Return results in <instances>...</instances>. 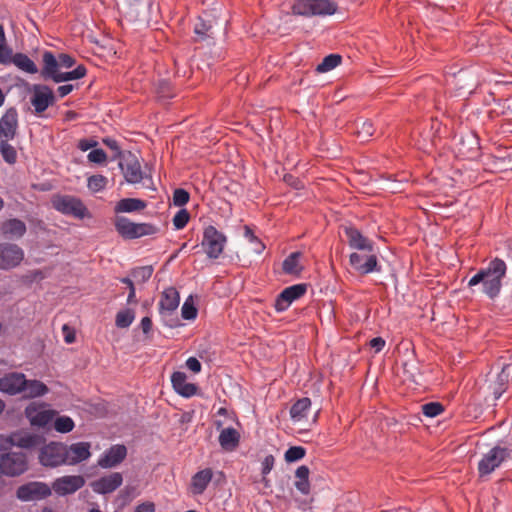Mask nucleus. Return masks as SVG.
<instances>
[{"label": "nucleus", "mask_w": 512, "mask_h": 512, "mask_svg": "<svg viewBox=\"0 0 512 512\" xmlns=\"http://www.w3.org/2000/svg\"><path fill=\"white\" fill-rule=\"evenodd\" d=\"M506 264L503 260L495 258L488 266L480 269L468 281V286L473 287L482 284L483 292L491 299L500 294L502 280L506 275Z\"/></svg>", "instance_id": "nucleus-1"}, {"label": "nucleus", "mask_w": 512, "mask_h": 512, "mask_svg": "<svg viewBox=\"0 0 512 512\" xmlns=\"http://www.w3.org/2000/svg\"><path fill=\"white\" fill-rule=\"evenodd\" d=\"M42 59V77L44 79H51L55 83H62L70 80H78L83 78L87 73V70L83 65H79L74 70L69 72H61V66L58 58H56L54 54L50 51H45L43 53Z\"/></svg>", "instance_id": "nucleus-2"}, {"label": "nucleus", "mask_w": 512, "mask_h": 512, "mask_svg": "<svg viewBox=\"0 0 512 512\" xmlns=\"http://www.w3.org/2000/svg\"><path fill=\"white\" fill-rule=\"evenodd\" d=\"M337 8V3L332 0H297L292 6V11L305 17L329 16L333 15Z\"/></svg>", "instance_id": "nucleus-3"}, {"label": "nucleus", "mask_w": 512, "mask_h": 512, "mask_svg": "<svg viewBox=\"0 0 512 512\" xmlns=\"http://www.w3.org/2000/svg\"><path fill=\"white\" fill-rule=\"evenodd\" d=\"M115 229L124 239H137L144 236L153 235L157 228L149 223H135L126 217H117L115 219Z\"/></svg>", "instance_id": "nucleus-4"}, {"label": "nucleus", "mask_w": 512, "mask_h": 512, "mask_svg": "<svg viewBox=\"0 0 512 512\" xmlns=\"http://www.w3.org/2000/svg\"><path fill=\"white\" fill-rule=\"evenodd\" d=\"M28 470V458L21 451H10L0 455V471L7 477H17Z\"/></svg>", "instance_id": "nucleus-5"}, {"label": "nucleus", "mask_w": 512, "mask_h": 512, "mask_svg": "<svg viewBox=\"0 0 512 512\" xmlns=\"http://www.w3.org/2000/svg\"><path fill=\"white\" fill-rule=\"evenodd\" d=\"M512 450L507 447L496 445L485 453L478 463L479 475H490L511 455Z\"/></svg>", "instance_id": "nucleus-6"}, {"label": "nucleus", "mask_w": 512, "mask_h": 512, "mask_svg": "<svg viewBox=\"0 0 512 512\" xmlns=\"http://www.w3.org/2000/svg\"><path fill=\"white\" fill-rule=\"evenodd\" d=\"M226 236L214 226L209 225L204 229L201 246L210 259H217L226 245Z\"/></svg>", "instance_id": "nucleus-7"}, {"label": "nucleus", "mask_w": 512, "mask_h": 512, "mask_svg": "<svg viewBox=\"0 0 512 512\" xmlns=\"http://www.w3.org/2000/svg\"><path fill=\"white\" fill-rule=\"evenodd\" d=\"M65 444L50 442L44 445L38 455L39 463L47 468H55L65 465Z\"/></svg>", "instance_id": "nucleus-8"}, {"label": "nucleus", "mask_w": 512, "mask_h": 512, "mask_svg": "<svg viewBox=\"0 0 512 512\" xmlns=\"http://www.w3.org/2000/svg\"><path fill=\"white\" fill-rule=\"evenodd\" d=\"M52 204L57 211L78 219H83L88 215L86 206L79 198L74 196H57L53 199Z\"/></svg>", "instance_id": "nucleus-9"}, {"label": "nucleus", "mask_w": 512, "mask_h": 512, "mask_svg": "<svg viewBox=\"0 0 512 512\" xmlns=\"http://www.w3.org/2000/svg\"><path fill=\"white\" fill-rule=\"evenodd\" d=\"M51 495V488L47 483L31 481L19 486L16 497L22 502L39 501Z\"/></svg>", "instance_id": "nucleus-10"}, {"label": "nucleus", "mask_w": 512, "mask_h": 512, "mask_svg": "<svg viewBox=\"0 0 512 512\" xmlns=\"http://www.w3.org/2000/svg\"><path fill=\"white\" fill-rule=\"evenodd\" d=\"M24 250L17 244L10 242L0 243V270H12L23 262Z\"/></svg>", "instance_id": "nucleus-11"}, {"label": "nucleus", "mask_w": 512, "mask_h": 512, "mask_svg": "<svg viewBox=\"0 0 512 512\" xmlns=\"http://www.w3.org/2000/svg\"><path fill=\"white\" fill-rule=\"evenodd\" d=\"M31 93L30 103L37 115L42 114L56 101L53 90L47 85L34 84Z\"/></svg>", "instance_id": "nucleus-12"}, {"label": "nucleus", "mask_w": 512, "mask_h": 512, "mask_svg": "<svg viewBox=\"0 0 512 512\" xmlns=\"http://www.w3.org/2000/svg\"><path fill=\"white\" fill-rule=\"evenodd\" d=\"M349 263L362 275L379 271L378 260L374 252H353L349 256Z\"/></svg>", "instance_id": "nucleus-13"}, {"label": "nucleus", "mask_w": 512, "mask_h": 512, "mask_svg": "<svg viewBox=\"0 0 512 512\" xmlns=\"http://www.w3.org/2000/svg\"><path fill=\"white\" fill-rule=\"evenodd\" d=\"M119 167L128 183L136 184L142 181L143 172L137 157L131 152L123 155L119 161Z\"/></svg>", "instance_id": "nucleus-14"}, {"label": "nucleus", "mask_w": 512, "mask_h": 512, "mask_svg": "<svg viewBox=\"0 0 512 512\" xmlns=\"http://www.w3.org/2000/svg\"><path fill=\"white\" fill-rule=\"evenodd\" d=\"M85 485V479L81 475H66L56 478L51 488L58 496H66L75 493Z\"/></svg>", "instance_id": "nucleus-15"}, {"label": "nucleus", "mask_w": 512, "mask_h": 512, "mask_svg": "<svg viewBox=\"0 0 512 512\" xmlns=\"http://www.w3.org/2000/svg\"><path fill=\"white\" fill-rule=\"evenodd\" d=\"M307 291L306 284H295L285 288L276 298L274 307L277 312H283L295 301L301 298Z\"/></svg>", "instance_id": "nucleus-16"}, {"label": "nucleus", "mask_w": 512, "mask_h": 512, "mask_svg": "<svg viewBox=\"0 0 512 512\" xmlns=\"http://www.w3.org/2000/svg\"><path fill=\"white\" fill-rule=\"evenodd\" d=\"M27 379L23 373L10 372L0 378V391L7 395L23 393Z\"/></svg>", "instance_id": "nucleus-17"}, {"label": "nucleus", "mask_w": 512, "mask_h": 512, "mask_svg": "<svg viewBox=\"0 0 512 512\" xmlns=\"http://www.w3.org/2000/svg\"><path fill=\"white\" fill-rule=\"evenodd\" d=\"M25 415L30 421L31 425L45 427L53 420L55 411L46 409L42 405L32 403L26 407Z\"/></svg>", "instance_id": "nucleus-18"}, {"label": "nucleus", "mask_w": 512, "mask_h": 512, "mask_svg": "<svg viewBox=\"0 0 512 512\" xmlns=\"http://www.w3.org/2000/svg\"><path fill=\"white\" fill-rule=\"evenodd\" d=\"M18 130V112L11 107L0 118V140H13Z\"/></svg>", "instance_id": "nucleus-19"}, {"label": "nucleus", "mask_w": 512, "mask_h": 512, "mask_svg": "<svg viewBox=\"0 0 512 512\" xmlns=\"http://www.w3.org/2000/svg\"><path fill=\"white\" fill-rule=\"evenodd\" d=\"M123 477L119 472H113L90 483L92 490L101 495L114 492L122 485Z\"/></svg>", "instance_id": "nucleus-20"}, {"label": "nucleus", "mask_w": 512, "mask_h": 512, "mask_svg": "<svg viewBox=\"0 0 512 512\" xmlns=\"http://www.w3.org/2000/svg\"><path fill=\"white\" fill-rule=\"evenodd\" d=\"M90 448L88 442H77L69 446L65 444V465H76L87 460L91 456Z\"/></svg>", "instance_id": "nucleus-21"}, {"label": "nucleus", "mask_w": 512, "mask_h": 512, "mask_svg": "<svg viewBox=\"0 0 512 512\" xmlns=\"http://www.w3.org/2000/svg\"><path fill=\"white\" fill-rule=\"evenodd\" d=\"M127 455V449L124 445H113L106 450L98 460L101 468H112L120 464Z\"/></svg>", "instance_id": "nucleus-22"}, {"label": "nucleus", "mask_w": 512, "mask_h": 512, "mask_svg": "<svg viewBox=\"0 0 512 512\" xmlns=\"http://www.w3.org/2000/svg\"><path fill=\"white\" fill-rule=\"evenodd\" d=\"M345 234L348 240V245L351 249L361 252H373V242L362 235V233L353 227L345 228Z\"/></svg>", "instance_id": "nucleus-23"}, {"label": "nucleus", "mask_w": 512, "mask_h": 512, "mask_svg": "<svg viewBox=\"0 0 512 512\" xmlns=\"http://www.w3.org/2000/svg\"><path fill=\"white\" fill-rule=\"evenodd\" d=\"M171 383L175 392L182 397L189 398L197 393V386L187 382V376L184 372H173L171 375Z\"/></svg>", "instance_id": "nucleus-24"}, {"label": "nucleus", "mask_w": 512, "mask_h": 512, "mask_svg": "<svg viewBox=\"0 0 512 512\" xmlns=\"http://www.w3.org/2000/svg\"><path fill=\"white\" fill-rule=\"evenodd\" d=\"M180 296L178 291L173 288H167L163 291L160 300V311L163 316L172 314L179 306Z\"/></svg>", "instance_id": "nucleus-25"}, {"label": "nucleus", "mask_w": 512, "mask_h": 512, "mask_svg": "<svg viewBox=\"0 0 512 512\" xmlns=\"http://www.w3.org/2000/svg\"><path fill=\"white\" fill-rule=\"evenodd\" d=\"M213 477L210 468H205L195 473L191 478L190 489L193 495H201L204 493Z\"/></svg>", "instance_id": "nucleus-26"}, {"label": "nucleus", "mask_w": 512, "mask_h": 512, "mask_svg": "<svg viewBox=\"0 0 512 512\" xmlns=\"http://www.w3.org/2000/svg\"><path fill=\"white\" fill-rule=\"evenodd\" d=\"M2 64H14L19 70L28 74H36L38 72V68L34 61L23 53L9 54L8 60Z\"/></svg>", "instance_id": "nucleus-27"}, {"label": "nucleus", "mask_w": 512, "mask_h": 512, "mask_svg": "<svg viewBox=\"0 0 512 512\" xmlns=\"http://www.w3.org/2000/svg\"><path fill=\"white\" fill-rule=\"evenodd\" d=\"M0 230L4 237L18 239L26 233V225L19 219H9L2 223Z\"/></svg>", "instance_id": "nucleus-28"}, {"label": "nucleus", "mask_w": 512, "mask_h": 512, "mask_svg": "<svg viewBox=\"0 0 512 512\" xmlns=\"http://www.w3.org/2000/svg\"><path fill=\"white\" fill-rule=\"evenodd\" d=\"M240 441L239 432L232 427L224 428L219 435L220 446L227 451L234 450Z\"/></svg>", "instance_id": "nucleus-29"}, {"label": "nucleus", "mask_w": 512, "mask_h": 512, "mask_svg": "<svg viewBox=\"0 0 512 512\" xmlns=\"http://www.w3.org/2000/svg\"><path fill=\"white\" fill-rule=\"evenodd\" d=\"M311 408V400L307 397L297 400L290 409L293 422H301L307 418Z\"/></svg>", "instance_id": "nucleus-30"}, {"label": "nucleus", "mask_w": 512, "mask_h": 512, "mask_svg": "<svg viewBox=\"0 0 512 512\" xmlns=\"http://www.w3.org/2000/svg\"><path fill=\"white\" fill-rule=\"evenodd\" d=\"M146 208V202L137 198H123L114 207L115 213H131Z\"/></svg>", "instance_id": "nucleus-31"}, {"label": "nucleus", "mask_w": 512, "mask_h": 512, "mask_svg": "<svg viewBox=\"0 0 512 512\" xmlns=\"http://www.w3.org/2000/svg\"><path fill=\"white\" fill-rule=\"evenodd\" d=\"M301 257L302 254L298 251L288 255L282 263L283 272L288 275L298 276L303 270V265L300 262Z\"/></svg>", "instance_id": "nucleus-32"}, {"label": "nucleus", "mask_w": 512, "mask_h": 512, "mask_svg": "<svg viewBox=\"0 0 512 512\" xmlns=\"http://www.w3.org/2000/svg\"><path fill=\"white\" fill-rule=\"evenodd\" d=\"M310 470L306 465L299 466L295 471V482L296 489L303 495L310 493V482H309Z\"/></svg>", "instance_id": "nucleus-33"}, {"label": "nucleus", "mask_w": 512, "mask_h": 512, "mask_svg": "<svg viewBox=\"0 0 512 512\" xmlns=\"http://www.w3.org/2000/svg\"><path fill=\"white\" fill-rule=\"evenodd\" d=\"M48 387L39 380H27L23 394L25 398H36L47 394Z\"/></svg>", "instance_id": "nucleus-34"}, {"label": "nucleus", "mask_w": 512, "mask_h": 512, "mask_svg": "<svg viewBox=\"0 0 512 512\" xmlns=\"http://www.w3.org/2000/svg\"><path fill=\"white\" fill-rule=\"evenodd\" d=\"M356 134L360 141L365 142L373 136L375 129L373 123L368 119H359L355 123Z\"/></svg>", "instance_id": "nucleus-35"}, {"label": "nucleus", "mask_w": 512, "mask_h": 512, "mask_svg": "<svg viewBox=\"0 0 512 512\" xmlns=\"http://www.w3.org/2000/svg\"><path fill=\"white\" fill-rule=\"evenodd\" d=\"M508 367V365L503 366L501 372L497 375V379L493 385L495 399H499L506 390L510 376V373L507 371Z\"/></svg>", "instance_id": "nucleus-36"}, {"label": "nucleus", "mask_w": 512, "mask_h": 512, "mask_svg": "<svg viewBox=\"0 0 512 512\" xmlns=\"http://www.w3.org/2000/svg\"><path fill=\"white\" fill-rule=\"evenodd\" d=\"M39 441V436L29 433L14 435L12 438V443L21 448H32L36 446Z\"/></svg>", "instance_id": "nucleus-37"}, {"label": "nucleus", "mask_w": 512, "mask_h": 512, "mask_svg": "<svg viewBox=\"0 0 512 512\" xmlns=\"http://www.w3.org/2000/svg\"><path fill=\"white\" fill-rule=\"evenodd\" d=\"M212 26L210 14L204 13L199 17L198 22L195 24L194 32L201 37L210 36Z\"/></svg>", "instance_id": "nucleus-38"}, {"label": "nucleus", "mask_w": 512, "mask_h": 512, "mask_svg": "<svg viewBox=\"0 0 512 512\" xmlns=\"http://www.w3.org/2000/svg\"><path fill=\"white\" fill-rule=\"evenodd\" d=\"M10 140H0V153L4 161L8 164H14L17 161L16 149L9 144Z\"/></svg>", "instance_id": "nucleus-39"}, {"label": "nucleus", "mask_w": 512, "mask_h": 512, "mask_svg": "<svg viewBox=\"0 0 512 512\" xmlns=\"http://www.w3.org/2000/svg\"><path fill=\"white\" fill-rule=\"evenodd\" d=\"M135 319V313L132 309H124L117 313L115 324L118 328H128Z\"/></svg>", "instance_id": "nucleus-40"}, {"label": "nucleus", "mask_w": 512, "mask_h": 512, "mask_svg": "<svg viewBox=\"0 0 512 512\" xmlns=\"http://www.w3.org/2000/svg\"><path fill=\"white\" fill-rule=\"evenodd\" d=\"M108 179L103 175H92L87 180V187L93 193L100 192L105 189Z\"/></svg>", "instance_id": "nucleus-41"}, {"label": "nucleus", "mask_w": 512, "mask_h": 512, "mask_svg": "<svg viewBox=\"0 0 512 512\" xmlns=\"http://www.w3.org/2000/svg\"><path fill=\"white\" fill-rule=\"evenodd\" d=\"M341 62V56L337 54H330L326 56L322 62L317 66L318 72H328L337 67Z\"/></svg>", "instance_id": "nucleus-42"}, {"label": "nucleus", "mask_w": 512, "mask_h": 512, "mask_svg": "<svg viewBox=\"0 0 512 512\" xmlns=\"http://www.w3.org/2000/svg\"><path fill=\"white\" fill-rule=\"evenodd\" d=\"M74 426V421L68 416H60L54 421V429L59 433H68L73 430Z\"/></svg>", "instance_id": "nucleus-43"}, {"label": "nucleus", "mask_w": 512, "mask_h": 512, "mask_svg": "<svg viewBox=\"0 0 512 512\" xmlns=\"http://www.w3.org/2000/svg\"><path fill=\"white\" fill-rule=\"evenodd\" d=\"M306 450L302 446H292L285 452L284 458L288 463L296 462L304 458Z\"/></svg>", "instance_id": "nucleus-44"}, {"label": "nucleus", "mask_w": 512, "mask_h": 512, "mask_svg": "<svg viewBox=\"0 0 512 512\" xmlns=\"http://www.w3.org/2000/svg\"><path fill=\"white\" fill-rule=\"evenodd\" d=\"M422 413L430 418L440 415L444 411V407L439 402H429L421 407Z\"/></svg>", "instance_id": "nucleus-45"}, {"label": "nucleus", "mask_w": 512, "mask_h": 512, "mask_svg": "<svg viewBox=\"0 0 512 512\" xmlns=\"http://www.w3.org/2000/svg\"><path fill=\"white\" fill-rule=\"evenodd\" d=\"M244 236L253 245L252 249L255 253L260 254L263 252L265 245L258 239V237L248 226L245 227Z\"/></svg>", "instance_id": "nucleus-46"}, {"label": "nucleus", "mask_w": 512, "mask_h": 512, "mask_svg": "<svg viewBox=\"0 0 512 512\" xmlns=\"http://www.w3.org/2000/svg\"><path fill=\"white\" fill-rule=\"evenodd\" d=\"M11 53L12 49L7 46L4 27L2 24H0V64L5 63L8 60L9 54Z\"/></svg>", "instance_id": "nucleus-47"}, {"label": "nucleus", "mask_w": 512, "mask_h": 512, "mask_svg": "<svg viewBox=\"0 0 512 512\" xmlns=\"http://www.w3.org/2000/svg\"><path fill=\"white\" fill-rule=\"evenodd\" d=\"M152 274H153L152 266L138 267L132 271L133 278L140 282H146L147 280L150 279Z\"/></svg>", "instance_id": "nucleus-48"}, {"label": "nucleus", "mask_w": 512, "mask_h": 512, "mask_svg": "<svg viewBox=\"0 0 512 512\" xmlns=\"http://www.w3.org/2000/svg\"><path fill=\"white\" fill-rule=\"evenodd\" d=\"M190 219L186 209L179 210L173 217V225L177 230L183 229Z\"/></svg>", "instance_id": "nucleus-49"}, {"label": "nucleus", "mask_w": 512, "mask_h": 512, "mask_svg": "<svg viewBox=\"0 0 512 512\" xmlns=\"http://www.w3.org/2000/svg\"><path fill=\"white\" fill-rule=\"evenodd\" d=\"M190 199L189 193L182 188H177L173 193V204L177 207H182L188 203Z\"/></svg>", "instance_id": "nucleus-50"}, {"label": "nucleus", "mask_w": 512, "mask_h": 512, "mask_svg": "<svg viewBox=\"0 0 512 512\" xmlns=\"http://www.w3.org/2000/svg\"><path fill=\"white\" fill-rule=\"evenodd\" d=\"M181 315L185 320H194L197 316V309L193 302L186 300L181 308Z\"/></svg>", "instance_id": "nucleus-51"}, {"label": "nucleus", "mask_w": 512, "mask_h": 512, "mask_svg": "<svg viewBox=\"0 0 512 512\" xmlns=\"http://www.w3.org/2000/svg\"><path fill=\"white\" fill-rule=\"evenodd\" d=\"M102 142L105 146H107L109 149H111L115 155H114V159H121L123 155H126V153L122 152L118 142L113 139V138H110V137H106V138H103L102 139Z\"/></svg>", "instance_id": "nucleus-52"}, {"label": "nucleus", "mask_w": 512, "mask_h": 512, "mask_svg": "<svg viewBox=\"0 0 512 512\" xmlns=\"http://www.w3.org/2000/svg\"><path fill=\"white\" fill-rule=\"evenodd\" d=\"M87 158L92 163L103 164L107 159V155L102 149H93L89 152Z\"/></svg>", "instance_id": "nucleus-53"}, {"label": "nucleus", "mask_w": 512, "mask_h": 512, "mask_svg": "<svg viewBox=\"0 0 512 512\" xmlns=\"http://www.w3.org/2000/svg\"><path fill=\"white\" fill-rule=\"evenodd\" d=\"M274 462H275V459L272 455H267L262 463H261V473L263 475V478L265 479V477L271 472V470L273 469L274 467Z\"/></svg>", "instance_id": "nucleus-54"}, {"label": "nucleus", "mask_w": 512, "mask_h": 512, "mask_svg": "<svg viewBox=\"0 0 512 512\" xmlns=\"http://www.w3.org/2000/svg\"><path fill=\"white\" fill-rule=\"evenodd\" d=\"M120 281L123 284H126L127 287L130 289V292H129L128 297H127V303H129V304L136 303L137 302V300H136V292H135V287H134L133 281L129 277L121 278Z\"/></svg>", "instance_id": "nucleus-55"}, {"label": "nucleus", "mask_w": 512, "mask_h": 512, "mask_svg": "<svg viewBox=\"0 0 512 512\" xmlns=\"http://www.w3.org/2000/svg\"><path fill=\"white\" fill-rule=\"evenodd\" d=\"M62 333L64 337V341L67 344H71L75 341V330L71 328L68 324H64L62 326Z\"/></svg>", "instance_id": "nucleus-56"}, {"label": "nucleus", "mask_w": 512, "mask_h": 512, "mask_svg": "<svg viewBox=\"0 0 512 512\" xmlns=\"http://www.w3.org/2000/svg\"><path fill=\"white\" fill-rule=\"evenodd\" d=\"M186 367L193 373H199L201 371L202 365L196 357H189L186 360Z\"/></svg>", "instance_id": "nucleus-57"}, {"label": "nucleus", "mask_w": 512, "mask_h": 512, "mask_svg": "<svg viewBox=\"0 0 512 512\" xmlns=\"http://www.w3.org/2000/svg\"><path fill=\"white\" fill-rule=\"evenodd\" d=\"M57 58L61 68H71L75 64V59L68 54L62 53Z\"/></svg>", "instance_id": "nucleus-58"}, {"label": "nucleus", "mask_w": 512, "mask_h": 512, "mask_svg": "<svg viewBox=\"0 0 512 512\" xmlns=\"http://www.w3.org/2000/svg\"><path fill=\"white\" fill-rule=\"evenodd\" d=\"M97 144H98V143H97V141H95V140H93V139H87V138H85V139H81V140H79L77 147H78L81 151H84V152H85V151H88V150H90V149H92V148L96 147V146H97Z\"/></svg>", "instance_id": "nucleus-59"}, {"label": "nucleus", "mask_w": 512, "mask_h": 512, "mask_svg": "<svg viewBox=\"0 0 512 512\" xmlns=\"http://www.w3.org/2000/svg\"><path fill=\"white\" fill-rule=\"evenodd\" d=\"M370 346L375 349V352H380L385 346V340L381 337H375L370 340Z\"/></svg>", "instance_id": "nucleus-60"}, {"label": "nucleus", "mask_w": 512, "mask_h": 512, "mask_svg": "<svg viewBox=\"0 0 512 512\" xmlns=\"http://www.w3.org/2000/svg\"><path fill=\"white\" fill-rule=\"evenodd\" d=\"M74 89V86L72 84H65V85H61L57 88V93L59 95V97L63 98L65 96H67L68 94H70Z\"/></svg>", "instance_id": "nucleus-61"}, {"label": "nucleus", "mask_w": 512, "mask_h": 512, "mask_svg": "<svg viewBox=\"0 0 512 512\" xmlns=\"http://www.w3.org/2000/svg\"><path fill=\"white\" fill-rule=\"evenodd\" d=\"M154 511H155L154 504L150 503V502H145V503L139 504L135 508L134 512H154Z\"/></svg>", "instance_id": "nucleus-62"}, {"label": "nucleus", "mask_w": 512, "mask_h": 512, "mask_svg": "<svg viewBox=\"0 0 512 512\" xmlns=\"http://www.w3.org/2000/svg\"><path fill=\"white\" fill-rule=\"evenodd\" d=\"M144 334H148L152 329V321L149 317H143L140 322Z\"/></svg>", "instance_id": "nucleus-63"}, {"label": "nucleus", "mask_w": 512, "mask_h": 512, "mask_svg": "<svg viewBox=\"0 0 512 512\" xmlns=\"http://www.w3.org/2000/svg\"><path fill=\"white\" fill-rule=\"evenodd\" d=\"M42 273L41 271L37 270V271H34L33 272V279H36V278H42Z\"/></svg>", "instance_id": "nucleus-64"}]
</instances>
